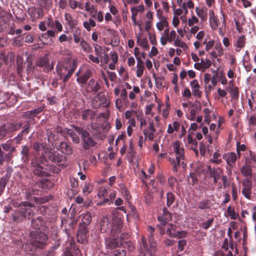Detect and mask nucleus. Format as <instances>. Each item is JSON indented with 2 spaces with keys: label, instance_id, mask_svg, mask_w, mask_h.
I'll list each match as a JSON object with an SVG mask.
<instances>
[{
  "label": "nucleus",
  "instance_id": "1",
  "mask_svg": "<svg viewBox=\"0 0 256 256\" xmlns=\"http://www.w3.org/2000/svg\"><path fill=\"white\" fill-rule=\"evenodd\" d=\"M120 220L112 222L106 217L102 218L100 222V230L102 233H106L111 236H118L122 228Z\"/></svg>",
  "mask_w": 256,
  "mask_h": 256
},
{
  "label": "nucleus",
  "instance_id": "2",
  "mask_svg": "<svg viewBox=\"0 0 256 256\" xmlns=\"http://www.w3.org/2000/svg\"><path fill=\"white\" fill-rule=\"evenodd\" d=\"M40 158L46 162L54 163L61 166H64L67 160L66 156L60 154L58 151L48 148H43V152Z\"/></svg>",
  "mask_w": 256,
  "mask_h": 256
},
{
  "label": "nucleus",
  "instance_id": "3",
  "mask_svg": "<svg viewBox=\"0 0 256 256\" xmlns=\"http://www.w3.org/2000/svg\"><path fill=\"white\" fill-rule=\"evenodd\" d=\"M77 68V60H73L70 64H64L61 62H58L56 66V72L60 80L64 83L66 82Z\"/></svg>",
  "mask_w": 256,
  "mask_h": 256
},
{
  "label": "nucleus",
  "instance_id": "4",
  "mask_svg": "<svg viewBox=\"0 0 256 256\" xmlns=\"http://www.w3.org/2000/svg\"><path fill=\"white\" fill-rule=\"evenodd\" d=\"M28 204H26V206H22L14 212L12 214L14 222H20L24 219L30 220L34 216V212L32 209L34 204L28 202Z\"/></svg>",
  "mask_w": 256,
  "mask_h": 256
},
{
  "label": "nucleus",
  "instance_id": "5",
  "mask_svg": "<svg viewBox=\"0 0 256 256\" xmlns=\"http://www.w3.org/2000/svg\"><path fill=\"white\" fill-rule=\"evenodd\" d=\"M16 148L10 140L0 145V165L2 166L4 162H8L13 158V154Z\"/></svg>",
  "mask_w": 256,
  "mask_h": 256
},
{
  "label": "nucleus",
  "instance_id": "6",
  "mask_svg": "<svg viewBox=\"0 0 256 256\" xmlns=\"http://www.w3.org/2000/svg\"><path fill=\"white\" fill-rule=\"evenodd\" d=\"M147 230L149 232L148 240L149 244H148L146 238L142 236V242L140 243V247L142 250L146 252L150 256H153L156 250V244L154 242V233L155 229L154 227L149 226L147 228Z\"/></svg>",
  "mask_w": 256,
  "mask_h": 256
},
{
  "label": "nucleus",
  "instance_id": "7",
  "mask_svg": "<svg viewBox=\"0 0 256 256\" xmlns=\"http://www.w3.org/2000/svg\"><path fill=\"white\" fill-rule=\"evenodd\" d=\"M44 166V164L40 158L35 157L31 161L32 170L36 176L40 177H46L48 176Z\"/></svg>",
  "mask_w": 256,
  "mask_h": 256
},
{
  "label": "nucleus",
  "instance_id": "8",
  "mask_svg": "<svg viewBox=\"0 0 256 256\" xmlns=\"http://www.w3.org/2000/svg\"><path fill=\"white\" fill-rule=\"evenodd\" d=\"M76 131L82 136L83 148L86 150H90L91 147L94 146L96 142L90 136V133L83 128L78 126L74 127Z\"/></svg>",
  "mask_w": 256,
  "mask_h": 256
},
{
  "label": "nucleus",
  "instance_id": "9",
  "mask_svg": "<svg viewBox=\"0 0 256 256\" xmlns=\"http://www.w3.org/2000/svg\"><path fill=\"white\" fill-rule=\"evenodd\" d=\"M22 122H8L0 126V140L3 139L8 133L18 130L22 126Z\"/></svg>",
  "mask_w": 256,
  "mask_h": 256
},
{
  "label": "nucleus",
  "instance_id": "10",
  "mask_svg": "<svg viewBox=\"0 0 256 256\" xmlns=\"http://www.w3.org/2000/svg\"><path fill=\"white\" fill-rule=\"evenodd\" d=\"M48 236L44 232H36L31 242L32 245L36 248H44L47 245Z\"/></svg>",
  "mask_w": 256,
  "mask_h": 256
},
{
  "label": "nucleus",
  "instance_id": "11",
  "mask_svg": "<svg viewBox=\"0 0 256 256\" xmlns=\"http://www.w3.org/2000/svg\"><path fill=\"white\" fill-rule=\"evenodd\" d=\"M206 173L209 178H213L214 183L216 184L223 174V170L220 168H212L210 165L206 166Z\"/></svg>",
  "mask_w": 256,
  "mask_h": 256
},
{
  "label": "nucleus",
  "instance_id": "12",
  "mask_svg": "<svg viewBox=\"0 0 256 256\" xmlns=\"http://www.w3.org/2000/svg\"><path fill=\"white\" fill-rule=\"evenodd\" d=\"M88 226L81 222L79 224L76 236L77 240L79 243L84 244L86 242L87 234L89 232V230L88 228Z\"/></svg>",
  "mask_w": 256,
  "mask_h": 256
},
{
  "label": "nucleus",
  "instance_id": "13",
  "mask_svg": "<svg viewBox=\"0 0 256 256\" xmlns=\"http://www.w3.org/2000/svg\"><path fill=\"white\" fill-rule=\"evenodd\" d=\"M107 98L106 94L100 92L95 96L92 102V106L94 108H100L101 106L104 107L108 106V104H106Z\"/></svg>",
  "mask_w": 256,
  "mask_h": 256
},
{
  "label": "nucleus",
  "instance_id": "14",
  "mask_svg": "<svg viewBox=\"0 0 256 256\" xmlns=\"http://www.w3.org/2000/svg\"><path fill=\"white\" fill-rule=\"evenodd\" d=\"M124 234H121L120 238L117 236H112L108 239L106 240V244L109 248L114 249L118 248L122 244V239L124 238Z\"/></svg>",
  "mask_w": 256,
  "mask_h": 256
},
{
  "label": "nucleus",
  "instance_id": "15",
  "mask_svg": "<svg viewBox=\"0 0 256 256\" xmlns=\"http://www.w3.org/2000/svg\"><path fill=\"white\" fill-rule=\"evenodd\" d=\"M49 62L50 56L48 54H46L38 59L36 64L38 66L43 67V71L48 72L52 70V66H50Z\"/></svg>",
  "mask_w": 256,
  "mask_h": 256
},
{
  "label": "nucleus",
  "instance_id": "16",
  "mask_svg": "<svg viewBox=\"0 0 256 256\" xmlns=\"http://www.w3.org/2000/svg\"><path fill=\"white\" fill-rule=\"evenodd\" d=\"M31 225L33 228L40 230V232L46 231L48 229L46 222L42 217L38 216L32 220Z\"/></svg>",
  "mask_w": 256,
  "mask_h": 256
},
{
  "label": "nucleus",
  "instance_id": "17",
  "mask_svg": "<svg viewBox=\"0 0 256 256\" xmlns=\"http://www.w3.org/2000/svg\"><path fill=\"white\" fill-rule=\"evenodd\" d=\"M28 13L32 22H34L37 19L40 18L44 14L42 8L35 6L29 8L28 10Z\"/></svg>",
  "mask_w": 256,
  "mask_h": 256
},
{
  "label": "nucleus",
  "instance_id": "18",
  "mask_svg": "<svg viewBox=\"0 0 256 256\" xmlns=\"http://www.w3.org/2000/svg\"><path fill=\"white\" fill-rule=\"evenodd\" d=\"M82 256V252L80 249L76 244V242L74 240L70 242V246H68L66 252L64 254V256Z\"/></svg>",
  "mask_w": 256,
  "mask_h": 256
},
{
  "label": "nucleus",
  "instance_id": "19",
  "mask_svg": "<svg viewBox=\"0 0 256 256\" xmlns=\"http://www.w3.org/2000/svg\"><path fill=\"white\" fill-rule=\"evenodd\" d=\"M242 184L243 186L242 190V194L246 198L250 200L252 198V182L250 180L246 179L242 182Z\"/></svg>",
  "mask_w": 256,
  "mask_h": 256
},
{
  "label": "nucleus",
  "instance_id": "20",
  "mask_svg": "<svg viewBox=\"0 0 256 256\" xmlns=\"http://www.w3.org/2000/svg\"><path fill=\"white\" fill-rule=\"evenodd\" d=\"M100 86L98 82H96L94 78H91L86 85V90L88 92H97L100 89Z\"/></svg>",
  "mask_w": 256,
  "mask_h": 256
},
{
  "label": "nucleus",
  "instance_id": "21",
  "mask_svg": "<svg viewBox=\"0 0 256 256\" xmlns=\"http://www.w3.org/2000/svg\"><path fill=\"white\" fill-rule=\"evenodd\" d=\"M92 70H87L83 74L76 78V82L82 86L86 84L88 80L92 76Z\"/></svg>",
  "mask_w": 256,
  "mask_h": 256
},
{
  "label": "nucleus",
  "instance_id": "22",
  "mask_svg": "<svg viewBox=\"0 0 256 256\" xmlns=\"http://www.w3.org/2000/svg\"><path fill=\"white\" fill-rule=\"evenodd\" d=\"M30 124L28 121H26V124L23 127V130L18 133V136L14 138L17 143H20L22 140L23 136H26L30 132Z\"/></svg>",
  "mask_w": 256,
  "mask_h": 256
},
{
  "label": "nucleus",
  "instance_id": "23",
  "mask_svg": "<svg viewBox=\"0 0 256 256\" xmlns=\"http://www.w3.org/2000/svg\"><path fill=\"white\" fill-rule=\"evenodd\" d=\"M44 106H41L34 110H28L24 113V117L28 118H31L36 116L38 114L44 111Z\"/></svg>",
  "mask_w": 256,
  "mask_h": 256
},
{
  "label": "nucleus",
  "instance_id": "24",
  "mask_svg": "<svg viewBox=\"0 0 256 256\" xmlns=\"http://www.w3.org/2000/svg\"><path fill=\"white\" fill-rule=\"evenodd\" d=\"M46 24L49 28H56L58 32L62 30V26L58 20H53L52 18H48L46 20Z\"/></svg>",
  "mask_w": 256,
  "mask_h": 256
},
{
  "label": "nucleus",
  "instance_id": "25",
  "mask_svg": "<svg viewBox=\"0 0 256 256\" xmlns=\"http://www.w3.org/2000/svg\"><path fill=\"white\" fill-rule=\"evenodd\" d=\"M246 42V38L245 36H239L234 43V46L236 47V50L238 52H240V50L244 47Z\"/></svg>",
  "mask_w": 256,
  "mask_h": 256
},
{
  "label": "nucleus",
  "instance_id": "26",
  "mask_svg": "<svg viewBox=\"0 0 256 256\" xmlns=\"http://www.w3.org/2000/svg\"><path fill=\"white\" fill-rule=\"evenodd\" d=\"M59 148L60 151L66 154L70 155L73 152V150L71 146L67 144L66 142H61L59 145Z\"/></svg>",
  "mask_w": 256,
  "mask_h": 256
},
{
  "label": "nucleus",
  "instance_id": "27",
  "mask_svg": "<svg viewBox=\"0 0 256 256\" xmlns=\"http://www.w3.org/2000/svg\"><path fill=\"white\" fill-rule=\"evenodd\" d=\"M207 8H200L198 7H196V12L198 16L201 19L203 22L206 21L208 18V12Z\"/></svg>",
  "mask_w": 256,
  "mask_h": 256
},
{
  "label": "nucleus",
  "instance_id": "28",
  "mask_svg": "<svg viewBox=\"0 0 256 256\" xmlns=\"http://www.w3.org/2000/svg\"><path fill=\"white\" fill-rule=\"evenodd\" d=\"M136 60V76L138 78H140L144 73V63L140 58H137Z\"/></svg>",
  "mask_w": 256,
  "mask_h": 256
},
{
  "label": "nucleus",
  "instance_id": "29",
  "mask_svg": "<svg viewBox=\"0 0 256 256\" xmlns=\"http://www.w3.org/2000/svg\"><path fill=\"white\" fill-rule=\"evenodd\" d=\"M10 178V174L8 173H6L0 180V196L4 191L6 186L9 181Z\"/></svg>",
  "mask_w": 256,
  "mask_h": 256
},
{
  "label": "nucleus",
  "instance_id": "30",
  "mask_svg": "<svg viewBox=\"0 0 256 256\" xmlns=\"http://www.w3.org/2000/svg\"><path fill=\"white\" fill-rule=\"evenodd\" d=\"M174 148L176 156H179L180 158L184 157V149L180 146L179 142L177 141L174 144Z\"/></svg>",
  "mask_w": 256,
  "mask_h": 256
},
{
  "label": "nucleus",
  "instance_id": "31",
  "mask_svg": "<svg viewBox=\"0 0 256 256\" xmlns=\"http://www.w3.org/2000/svg\"><path fill=\"white\" fill-rule=\"evenodd\" d=\"M180 124L178 121L173 122L172 124H168L167 132L169 134H172L174 131L178 132L180 130Z\"/></svg>",
  "mask_w": 256,
  "mask_h": 256
},
{
  "label": "nucleus",
  "instance_id": "32",
  "mask_svg": "<svg viewBox=\"0 0 256 256\" xmlns=\"http://www.w3.org/2000/svg\"><path fill=\"white\" fill-rule=\"evenodd\" d=\"M94 112L90 109H86L82 110L80 113L82 118L84 120H87L89 118L92 119V117L94 116Z\"/></svg>",
  "mask_w": 256,
  "mask_h": 256
},
{
  "label": "nucleus",
  "instance_id": "33",
  "mask_svg": "<svg viewBox=\"0 0 256 256\" xmlns=\"http://www.w3.org/2000/svg\"><path fill=\"white\" fill-rule=\"evenodd\" d=\"M224 158L226 160L228 164H230V163H235L236 160V156L234 152H232L224 154Z\"/></svg>",
  "mask_w": 256,
  "mask_h": 256
},
{
  "label": "nucleus",
  "instance_id": "34",
  "mask_svg": "<svg viewBox=\"0 0 256 256\" xmlns=\"http://www.w3.org/2000/svg\"><path fill=\"white\" fill-rule=\"evenodd\" d=\"M177 226L175 224H169L167 225L166 234L170 237L175 238L176 233V228Z\"/></svg>",
  "mask_w": 256,
  "mask_h": 256
},
{
  "label": "nucleus",
  "instance_id": "35",
  "mask_svg": "<svg viewBox=\"0 0 256 256\" xmlns=\"http://www.w3.org/2000/svg\"><path fill=\"white\" fill-rule=\"evenodd\" d=\"M60 244L56 242L45 253V256H54L56 254V250L60 247Z\"/></svg>",
  "mask_w": 256,
  "mask_h": 256
},
{
  "label": "nucleus",
  "instance_id": "36",
  "mask_svg": "<svg viewBox=\"0 0 256 256\" xmlns=\"http://www.w3.org/2000/svg\"><path fill=\"white\" fill-rule=\"evenodd\" d=\"M137 43L145 50H148L150 49V46L148 44V41L145 38H141L140 36H137Z\"/></svg>",
  "mask_w": 256,
  "mask_h": 256
},
{
  "label": "nucleus",
  "instance_id": "37",
  "mask_svg": "<svg viewBox=\"0 0 256 256\" xmlns=\"http://www.w3.org/2000/svg\"><path fill=\"white\" fill-rule=\"evenodd\" d=\"M22 155V159L24 162H27L28 160L29 148L27 146H23L20 152Z\"/></svg>",
  "mask_w": 256,
  "mask_h": 256
},
{
  "label": "nucleus",
  "instance_id": "38",
  "mask_svg": "<svg viewBox=\"0 0 256 256\" xmlns=\"http://www.w3.org/2000/svg\"><path fill=\"white\" fill-rule=\"evenodd\" d=\"M184 157L180 158L179 156H176V160L173 158L172 160L171 161V163L172 166V170L174 172H177L178 170V168L180 166V163L181 160H184Z\"/></svg>",
  "mask_w": 256,
  "mask_h": 256
},
{
  "label": "nucleus",
  "instance_id": "39",
  "mask_svg": "<svg viewBox=\"0 0 256 256\" xmlns=\"http://www.w3.org/2000/svg\"><path fill=\"white\" fill-rule=\"evenodd\" d=\"M188 143L192 146L191 149L197 152L198 142L196 140L193 138L192 134L188 136Z\"/></svg>",
  "mask_w": 256,
  "mask_h": 256
},
{
  "label": "nucleus",
  "instance_id": "40",
  "mask_svg": "<svg viewBox=\"0 0 256 256\" xmlns=\"http://www.w3.org/2000/svg\"><path fill=\"white\" fill-rule=\"evenodd\" d=\"M92 218L91 213L89 212H86L82 217V222L81 223L86 225H90L92 222Z\"/></svg>",
  "mask_w": 256,
  "mask_h": 256
},
{
  "label": "nucleus",
  "instance_id": "41",
  "mask_svg": "<svg viewBox=\"0 0 256 256\" xmlns=\"http://www.w3.org/2000/svg\"><path fill=\"white\" fill-rule=\"evenodd\" d=\"M16 64L17 73L20 74L23 70V58L21 56H17Z\"/></svg>",
  "mask_w": 256,
  "mask_h": 256
},
{
  "label": "nucleus",
  "instance_id": "42",
  "mask_svg": "<svg viewBox=\"0 0 256 256\" xmlns=\"http://www.w3.org/2000/svg\"><path fill=\"white\" fill-rule=\"evenodd\" d=\"M210 202L208 200H203L198 203V208L200 210L208 209L210 207Z\"/></svg>",
  "mask_w": 256,
  "mask_h": 256
},
{
  "label": "nucleus",
  "instance_id": "43",
  "mask_svg": "<svg viewBox=\"0 0 256 256\" xmlns=\"http://www.w3.org/2000/svg\"><path fill=\"white\" fill-rule=\"evenodd\" d=\"M228 91L230 92L232 99L238 100L240 94L238 87L233 88L232 89L229 90Z\"/></svg>",
  "mask_w": 256,
  "mask_h": 256
},
{
  "label": "nucleus",
  "instance_id": "44",
  "mask_svg": "<svg viewBox=\"0 0 256 256\" xmlns=\"http://www.w3.org/2000/svg\"><path fill=\"white\" fill-rule=\"evenodd\" d=\"M220 156V153L219 150L215 152L213 154V158L210 160V162L212 164H219L222 162V160L218 158Z\"/></svg>",
  "mask_w": 256,
  "mask_h": 256
},
{
  "label": "nucleus",
  "instance_id": "45",
  "mask_svg": "<svg viewBox=\"0 0 256 256\" xmlns=\"http://www.w3.org/2000/svg\"><path fill=\"white\" fill-rule=\"evenodd\" d=\"M188 182L192 186H194L198 183V180L197 178L196 174L194 172H190L188 176Z\"/></svg>",
  "mask_w": 256,
  "mask_h": 256
},
{
  "label": "nucleus",
  "instance_id": "46",
  "mask_svg": "<svg viewBox=\"0 0 256 256\" xmlns=\"http://www.w3.org/2000/svg\"><path fill=\"white\" fill-rule=\"evenodd\" d=\"M228 216L232 220H236L238 217V214L235 212L234 208L229 206L226 210Z\"/></svg>",
  "mask_w": 256,
  "mask_h": 256
},
{
  "label": "nucleus",
  "instance_id": "47",
  "mask_svg": "<svg viewBox=\"0 0 256 256\" xmlns=\"http://www.w3.org/2000/svg\"><path fill=\"white\" fill-rule=\"evenodd\" d=\"M64 18L66 21L71 28L74 27L76 24V22L73 20L70 14L66 13L64 14Z\"/></svg>",
  "mask_w": 256,
  "mask_h": 256
},
{
  "label": "nucleus",
  "instance_id": "48",
  "mask_svg": "<svg viewBox=\"0 0 256 256\" xmlns=\"http://www.w3.org/2000/svg\"><path fill=\"white\" fill-rule=\"evenodd\" d=\"M80 45L82 47L83 50L87 52H90L92 51V48L90 45L86 42L84 39L80 41Z\"/></svg>",
  "mask_w": 256,
  "mask_h": 256
},
{
  "label": "nucleus",
  "instance_id": "49",
  "mask_svg": "<svg viewBox=\"0 0 256 256\" xmlns=\"http://www.w3.org/2000/svg\"><path fill=\"white\" fill-rule=\"evenodd\" d=\"M175 200L174 194L171 192H168L166 194V205L168 207H170L173 204Z\"/></svg>",
  "mask_w": 256,
  "mask_h": 256
},
{
  "label": "nucleus",
  "instance_id": "50",
  "mask_svg": "<svg viewBox=\"0 0 256 256\" xmlns=\"http://www.w3.org/2000/svg\"><path fill=\"white\" fill-rule=\"evenodd\" d=\"M241 170L242 174L246 176H251L252 175V170L250 167L247 164L243 166Z\"/></svg>",
  "mask_w": 256,
  "mask_h": 256
},
{
  "label": "nucleus",
  "instance_id": "51",
  "mask_svg": "<svg viewBox=\"0 0 256 256\" xmlns=\"http://www.w3.org/2000/svg\"><path fill=\"white\" fill-rule=\"evenodd\" d=\"M137 120L140 122V128H142L146 126V119L144 118V115L142 113L137 114L136 115Z\"/></svg>",
  "mask_w": 256,
  "mask_h": 256
},
{
  "label": "nucleus",
  "instance_id": "52",
  "mask_svg": "<svg viewBox=\"0 0 256 256\" xmlns=\"http://www.w3.org/2000/svg\"><path fill=\"white\" fill-rule=\"evenodd\" d=\"M214 219L213 218L208 220L206 222L200 224V226L204 230L208 229L213 224Z\"/></svg>",
  "mask_w": 256,
  "mask_h": 256
},
{
  "label": "nucleus",
  "instance_id": "53",
  "mask_svg": "<svg viewBox=\"0 0 256 256\" xmlns=\"http://www.w3.org/2000/svg\"><path fill=\"white\" fill-rule=\"evenodd\" d=\"M210 22L211 28L213 30H217L220 23V21L218 18L216 17L214 18L212 20H210Z\"/></svg>",
  "mask_w": 256,
  "mask_h": 256
},
{
  "label": "nucleus",
  "instance_id": "54",
  "mask_svg": "<svg viewBox=\"0 0 256 256\" xmlns=\"http://www.w3.org/2000/svg\"><path fill=\"white\" fill-rule=\"evenodd\" d=\"M168 26V22L166 18H163L160 22L156 24V27L160 31H162L164 26Z\"/></svg>",
  "mask_w": 256,
  "mask_h": 256
},
{
  "label": "nucleus",
  "instance_id": "55",
  "mask_svg": "<svg viewBox=\"0 0 256 256\" xmlns=\"http://www.w3.org/2000/svg\"><path fill=\"white\" fill-rule=\"evenodd\" d=\"M97 195L100 198L106 196L108 195L106 188L102 186L100 187Z\"/></svg>",
  "mask_w": 256,
  "mask_h": 256
},
{
  "label": "nucleus",
  "instance_id": "56",
  "mask_svg": "<svg viewBox=\"0 0 256 256\" xmlns=\"http://www.w3.org/2000/svg\"><path fill=\"white\" fill-rule=\"evenodd\" d=\"M161 216L165 217V219L167 220L170 221L172 220V214L168 212L166 208H163V214Z\"/></svg>",
  "mask_w": 256,
  "mask_h": 256
},
{
  "label": "nucleus",
  "instance_id": "57",
  "mask_svg": "<svg viewBox=\"0 0 256 256\" xmlns=\"http://www.w3.org/2000/svg\"><path fill=\"white\" fill-rule=\"evenodd\" d=\"M174 46H176L182 48L184 50H186L188 48L186 44L178 38H177L174 41Z\"/></svg>",
  "mask_w": 256,
  "mask_h": 256
},
{
  "label": "nucleus",
  "instance_id": "58",
  "mask_svg": "<svg viewBox=\"0 0 256 256\" xmlns=\"http://www.w3.org/2000/svg\"><path fill=\"white\" fill-rule=\"evenodd\" d=\"M33 148L36 152H39L40 150H42V152H43V148H46L44 147L42 144L36 142L33 144Z\"/></svg>",
  "mask_w": 256,
  "mask_h": 256
},
{
  "label": "nucleus",
  "instance_id": "59",
  "mask_svg": "<svg viewBox=\"0 0 256 256\" xmlns=\"http://www.w3.org/2000/svg\"><path fill=\"white\" fill-rule=\"evenodd\" d=\"M232 198L234 200H236L238 198V190L234 184H232Z\"/></svg>",
  "mask_w": 256,
  "mask_h": 256
},
{
  "label": "nucleus",
  "instance_id": "60",
  "mask_svg": "<svg viewBox=\"0 0 256 256\" xmlns=\"http://www.w3.org/2000/svg\"><path fill=\"white\" fill-rule=\"evenodd\" d=\"M201 62L203 68H208L212 65L211 61L208 58H206L205 60L201 59Z\"/></svg>",
  "mask_w": 256,
  "mask_h": 256
},
{
  "label": "nucleus",
  "instance_id": "61",
  "mask_svg": "<svg viewBox=\"0 0 256 256\" xmlns=\"http://www.w3.org/2000/svg\"><path fill=\"white\" fill-rule=\"evenodd\" d=\"M80 30H76L74 33V40L75 43L78 44L79 42H80Z\"/></svg>",
  "mask_w": 256,
  "mask_h": 256
},
{
  "label": "nucleus",
  "instance_id": "62",
  "mask_svg": "<svg viewBox=\"0 0 256 256\" xmlns=\"http://www.w3.org/2000/svg\"><path fill=\"white\" fill-rule=\"evenodd\" d=\"M158 220L160 222L159 226H166L167 223L170 222L169 220H167L165 219V217L160 216H159L158 217Z\"/></svg>",
  "mask_w": 256,
  "mask_h": 256
},
{
  "label": "nucleus",
  "instance_id": "63",
  "mask_svg": "<svg viewBox=\"0 0 256 256\" xmlns=\"http://www.w3.org/2000/svg\"><path fill=\"white\" fill-rule=\"evenodd\" d=\"M114 256H126V252L124 250H116L114 252Z\"/></svg>",
  "mask_w": 256,
  "mask_h": 256
},
{
  "label": "nucleus",
  "instance_id": "64",
  "mask_svg": "<svg viewBox=\"0 0 256 256\" xmlns=\"http://www.w3.org/2000/svg\"><path fill=\"white\" fill-rule=\"evenodd\" d=\"M176 36V34L174 30H171L169 35L168 36V40L170 42L173 41Z\"/></svg>",
  "mask_w": 256,
  "mask_h": 256
}]
</instances>
